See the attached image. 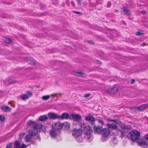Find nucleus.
I'll return each mask as SVG.
<instances>
[{
  "mask_svg": "<svg viewBox=\"0 0 148 148\" xmlns=\"http://www.w3.org/2000/svg\"><path fill=\"white\" fill-rule=\"evenodd\" d=\"M82 127L84 129L85 134V138H86L88 141H91L92 139V136L91 134L93 130L92 128L88 125H86L84 124L82 125Z\"/></svg>",
  "mask_w": 148,
  "mask_h": 148,
  "instance_id": "f257e3e1",
  "label": "nucleus"
},
{
  "mask_svg": "<svg viewBox=\"0 0 148 148\" xmlns=\"http://www.w3.org/2000/svg\"><path fill=\"white\" fill-rule=\"evenodd\" d=\"M129 135L131 140L133 141H135L139 138L140 133L136 130H133L129 133Z\"/></svg>",
  "mask_w": 148,
  "mask_h": 148,
  "instance_id": "f03ea898",
  "label": "nucleus"
},
{
  "mask_svg": "<svg viewBox=\"0 0 148 148\" xmlns=\"http://www.w3.org/2000/svg\"><path fill=\"white\" fill-rule=\"evenodd\" d=\"M52 127L54 130L60 131V130L63 127L62 123L60 122H54L52 124Z\"/></svg>",
  "mask_w": 148,
  "mask_h": 148,
  "instance_id": "7ed1b4c3",
  "label": "nucleus"
},
{
  "mask_svg": "<svg viewBox=\"0 0 148 148\" xmlns=\"http://www.w3.org/2000/svg\"><path fill=\"white\" fill-rule=\"evenodd\" d=\"M82 133V131L80 129L74 130L72 132V135L75 138L80 136Z\"/></svg>",
  "mask_w": 148,
  "mask_h": 148,
  "instance_id": "20e7f679",
  "label": "nucleus"
},
{
  "mask_svg": "<svg viewBox=\"0 0 148 148\" xmlns=\"http://www.w3.org/2000/svg\"><path fill=\"white\" fill-rule=\"evenodd\" d=\"M110 130L108 128L103 129L101 134L104 137H107L110 134Z\"/></svg>",
  "mask_w": 148,
  "mask_h": 148,
  "instance_id": "39448f33",
  "label": "nucleus"
},
{
  "mask_svg": "<svg viewBox=\"0 0 148 148\" xmlns=\"http://www.w3.org/2000/svg\"><path fill=\"white\" fill-rule=\"evenodd\" d=\"M127 133L121 130H118L117 132V135L121 138L127 136Z\"/></svg>",
  "mask_w": 148,
  "mask_h": 148,
  "instance_id": "423d86ee",
  "label": "nucleus"
},
{
  "mask_svg": "<svg viewBox=\"0 0 148 148\" xmlns=\"http://www.w3.org/2000/svg\"><path fill=\"white\" fill-rule=\"evenodd\" d=\"M60 133V131L56 130L54 129L50 131V134L52 138H55L57 136L59 135Z\"/></svg>",
  "mask_w": 148,
  "mask_h": 148,
  "instance_id": "0eeeda50",
  "label": "nucleus"
},
{
  "mask_svg": "<svg viewBox=\"0 0 148 148\" xmlns=\"http://www.w3.org/2000/svg\"><path fill=\"white\" fill-rule=\"evenodd\" d=\"M48 116L50 119H59L60 115L54 113H50L48 114Z\"/></svg>",
  "mask_w": 148,
  "mask_h": 148,
  "instance_id": "6e6552de",
  "label": "nucleus"
},
{
  "mask_svg": "<svg viewBox=\"0 0 148 148\" xmlns=\"http://www.w3.org/2000/svg\"><path fill=\"white\" fill-rule=\"evenodd\" d=\"M16 82V81L13 78H8L4 81V84L6 85L10 84H13Z\"/></svg>",
  "mask_w": 148,
  "mask_h": 148,
  "instance_id": "1a4fd4ad",
  "label": "nucleus"
},
{
  "mask_svg": "<svg viewBox=\"0 0 148 148\" xmlns=\"http://www.w3.org/2000/svg\"><path fill=\"white\" fill-rule=\"evenodd\" d=\"M148 108V104H143L135 108L136 110L141 111Z\"/></svg>",
  "mask_w": 148,
  "mask_h": 148,
  "instance_id": "9d476101",
  "label": "nucleus"
},
{
  "mask_svg": "<svg viewBox=\"0 0 148 148\" xmlns=\"http://www.w3.org/2000/svg\"><path fill=\"white\" fill-rule=\"evenodd\" d=\"M60 117L59 119H71V116H70L69 114L67 113H63L61 116L60 115Z\"/></svg>",
  "mask_w": 148,
  "mask_h": 148,
  "instance_id": "9b49d317",
  "label": "nucleus"
},
{
  "mask_svg": "<svg viewBox=\"0 0 148 148\" xmlns=\"http://www.w3.org/2000/svg\"><path fill=\"white\" fill-rule=\"evenodd\" d=\"M93 128L94 132L97 133H101L103 129L102 127L100 126L94 125Z\"/></svg>",
  "mask_w": 148,
  "mask_h": 148,
  "instance_id": "f8f14e48",
  "label": "nucleus"
},
{
  "mask_svg": "<svg viewBox=\"0 0 148 148\" xmlns=\"http://www.w3.org/2000/svg\"><path fill=\"white\" fill-rule=\"evenodd\" d=\"M72 119L75 121L79 122L81 120V116L79 114H72Z\"/></svg>",
  "mask_w": 148,
  "mask_h": 148,
  "instance_id": "ddd939ff",
  "label": "nucleus"
},
{
  "mask_svg": "<svg viewBox=\"0 0 148 148\" xmlns=\"http://www.w3.org/2000/svg\"><path fill=\"white\" fill-rule=\"evenodd\" d=\"M25 60L27 62H29V63L33 65L35 64V61L30 57H26L25 58Z\"/></svg>",
  "mask_w": 148,
  "mask_h": 148,
  "instance_id": "4468645a",
  "label": "nucleus"
},
{
  "mask_svg": "<svg viewBox=\"0 0 148 148\" xmlns=\"http://www.w3.org/2000/svg\"><path fill=\"white\" fill-rule=\"evenodd\" d=\"M38 132V130L33 127V129L30 130L29 132V134L32 136H35Z\"/></svg>",
  "mask_w": 148,
  "mask_h": 148,
  "instance_id": "2eb2a0df",
  "label": "nucleus"
},
{
  "mask_svg": "<svg viewBox=\"0 0 148 148\" xmlns=\"http://www.w3.org/2000/svg\"><path fill=\"white\" fill-rule=\"evenodd\" d=\"M85 119L87 121H91V124L92 125L94 124V121L95 120V118L91 116L88 115L85 118Z\"/></svg>",
  "mask_w": 148,
  "mask_h": 148,
  "instance_id": "dca6fc26",
  "label": "nucleus"
},
{
  "mask_svg": "<svg viewBox=\"0 0 148 148\" xmlns=\"http://www.w3.org/2000/svg\"><path fill=\"white\" fill-rule=\"evenodd\" d=\"M107 126L108 127V128H109L110 130L112 129H116L117 127L116 125L114 123L111 124H108L107 125Z\"/></svg>",
  "mask_w": 148,
  "mask_h": 148,
  "instance_id": "f3484780",
  "label": "nucleus"
},
{
  "mask_svg": "<svg viewBox=\"0 0 148 148\" xmlns=\"http://www.w3.org/2000/svg\"><path fill=\"white\" fill-rule=\"evenodd\" d=\"M74 74L75 75L84 77H86V74L81 72H74Z\"/></svg>",
  "mask_w": 148,
  "mask_h": 148,
  "instance_id": "a211bd4d",
  "label": "nucleus"
},
{
  "mask_svg": "<svg viewBox=\"0 0 148 148\" xmlns=\"http://www.w3.org/2000/svg\"><path fill=\"white\" fill-rule=\"evenodd\" d=\"M63 127H64V130H67L69 129L70 124L68 122H66L62 123Z\"/></svg>",
  "mask_w": 148,
  "mask_h": 148,
  "instance_id": "6ab92c4d",
  "label": "nucleus"
},
{
  "mask_svg": "<svg viewBox=\"0 0 148 148\" xmlns=\"http://www.w3.org/2000/svg\"><path fill=\"white\" fill-rule=\"evenodd\" d=\"M1 109L2 110L5 112H10L11 110V109L9 107L1 106Z\"/></svg>",
  "mask_w": 148,
  "mask_h": 148,
  "instance_id": "aec40b11",
  "label": "nucleus"
},
{
  "mask_svg": "<svg viewBox=\"0 0 148 148\" xmlns=\"http://www.w3.org/2000/svg\"><path fill=\"white\" fill-rule=\"evenodd\" d=\"M42 125L40 124L36 123L33 125V127L36 130H40L42 128Z\"/></svg>",
  "mask_w": 148,
  "mask_h": 148,
  "instance_id": "412c9836",
  "label": "nucleus"
},
{
  "mask_svg": "<svg viewBox=\"0 0 148 148\" xmlns=\"http://www.w3.org/2000/svg\"><path fill=\"white\" fill-rule=\"evenodd\" d=\"M122 9L123 10V13L124 14H127L128 16L130 14V12L128 9H127L125 7H124Z\"/></svg>",
  "mask_w": 148,
  "mask_h": 148,
  "instance_id": "4be33fe9",
  "label": "nucleus"
},
{
  "mask_svg": "<svg viewBox=\"0 0 148 148\" xmlns=\"http://www.w3.org/2000/svg\"><path fill=\"white\" fill-rule=\"evenodd\" d=\"M33 136L30 134L27 135L25 137V140L26 142H29L31 141L32 137Z\"/></svg>",
  "mask_w": 148,
  "mask_h": 148,
  "instance_id": "5701e85b",
  "label": "nucleus"
},
{
  "mask_svg": "<svg viewBox=\"0 0 148 148\" xmlns=\"http://www.w3.org/2000/svg\"><path fill=\"white\" fill-rule=\"evenodd\" d=\"M47 119V115H44L40 116L39 118V120L41 121H44Z\"/></svg>",
  "mask_w": 148,
  "mask_h": 148,
  "instance_id": "b1692460",
  "label": "nucleus"
},
{
  "mask_svg": "<svg viewBox=\"0 0 148 148\" xmlns=\"http://www.w3.org/2000/svg\"><path fill=\"white\" fill-rule=\"evenodd\" d=\"M3 40L6 43H11L12 42V41L11 39L6 37H4Z\"/></svg>",
  "mask_w": 148,
  "mask_h": 148,
  "instance_id": "393cba45",
  "label": "nucleus"
},
{
  "mask_svg": "<svg viewBox=\"0 0 148 148\" xmlns=\"http://www.w3.org/2000/svg\"><path fill=\"white\" fill-rule=\"evenodd\" d=\"M118 90V88L114 87L109 90V91L111 94H114Z\"/></svg>",
  "mask_w": 148,
  "mask_h": 148,
  "instance_id": "a878e982",
  "label": "nucleus"
},
{
  "mask_svg": "<svg viewBox=\"0 0 148 148\" xmlns=\"http://www.w3.org/2000/svg\"><path fill=\"white\" fill-rule=\"evenodd\" d=\"M20 98L23 100H25L28 98V95L23 94L20 95Z\"/></svg>",
  "mask_w": 148,
  "mask_h": 148,
  "instance_id": "bb28decb",
  "label": "nucleus"
},
{
  "mask_svg": "<svg viewBox=\"0 0 148 148\" xmlns=\"http://www.w3.org/2000/svg\"><path fill=\"white\" fill-rule=\"evenodd\" d=\"M108 121H111L114 122L118 124H120L121 123V121L118 119H107Z\"/></svg>",
  "mask_w": 148,
  "mask_h": 148,
  "instance_id": "cd10ccee",
  "label": "nucleus"
},
{
  "mask_svg": "<svg viewBox=\"0 0 148 148\" xmlns=\"http://www.w3.org/2000/svg\"><path fill=\"white\" fill-rule=\"evenodd\" d=\"M14 145L15 147H20V142L18 140L16 141L14 143Z\"/></svg>",
  "mask_w": 148,
  "mask_h": 148,
  "instance_id": "c85d7f7f",
  "label": "nucleus"
},
{
  "mask_svg": "<svg viewBox=\"0 0 148 148\" xmlns=\"http://www.w3.org/2000/svg\"><path fill=\"white\" fill-rule=\"evenodd\" d=\"M121 128L123 129L130 130L131 127L129 125H123L121 126Z\"/></svg>",
  "mask_w": 148,
  "mask_h": 148,
  "instance_id": "c756f323",
  "label": "nucleus"
},
{
  "mask_svg": "<svg viewBox=\"0 0 148 148\" xmlns=\"http://www.w3.org/2000/svg\"><path fill=\"white\" fill-rule=\"evenodd\" d=\"M50 97L49 95H45L42 97V99L44 101H46L49 99Z\"/></svg>",
  "mask_w": 148,
  "mask_h": 148,
  "instance_id": "7c9ffc66",
  "label": "nucleus"
},
{
  "mask_svg": "<svg viewBox=\"0 0 148 148\" xmlns=\"http://www.w3.org/2000/svg\"><path fill=\"white\" fill-rule=\"evenodd\" d=\"M35 122L34 121L32 120H30L27 123V124L28 126L31 125H34Z\"/></svg>",
  "mask_w": 148,
  "mask_h": 148,
  "instance_id": "2f4dec72",
  "label": "nucleus"
},
{
  "mask_svg": "<svg viewBox=\"0 0 148 148\" xmlns=\"http://www.w3.org/2000/svg\"><path fill=\"white\" fill-rule=\"evenodd\" d=\"M12 145V143H7L6 148H11Z\"/></svg>",
  "mask_w": 148,
  "mask_h": 148,
  "instance_id": "473e14b6",
  "label": "nucleus"
},
{
  "mask_svg": "<svg viewBox=\"0 0 148 148\" xmlns=\"http://www.w3.org/2000/svg\"><path fill=\"white\" fill-rule=\"evenodd\" d=\"M5 116H3L1 115L0 117V120L1 122H3L5 121Z\"/></svg>",
  "mask_w": 148,
  "mask_h": 148,
  "instance_id": "72a5a7b5",
  "label": "nucleus"
},
{
  "mask_svg": "<svg viewBox=\"0 0 148 148\" xmlns=\"http://www.w3.org/2000/svg\"><path fill=\"white\" fill-rule=\"evenodd\" d=\"M144 140L147 142V143L148 142V134H146L145 136V137L143 138Z\"/></svg>",
  "mask_w": 148,
  "mask_h": 148,
  "instance_id": "f704fd0d",
  "label": "nucleus"
},
{
  "mask_svg": "<svg viewBox=\"0 0 148 148\" xmlns=\"http://www.w3.org/2000/svg\"><path fill=\"white\" fill-rule=\"evenodd\" d=\"M25 133L24 132H22L20 134V138L21 139L23 136L25 135Z\"/></svg>",
  "mask_w": 148,
  "mask_h": 148,
  "instance_id": "c9c22d12",
  "label": "nucleus"
},
{
  "mask_svg": "<svg viewBox=\"0 0 148 148\" xmlns=\"http://www.w3.org/2000/svg\"><path fill=\"white\" fill-rule=\"evenodd\" d=\"M78 4L79 5H81L82 3V0H76Z\"/></svg>",
  "mask_w": 148,
  "mask_h": 148,
  "instance_id": "e433bc0d",
  "label": "nucleus"
},
{
  "mask_svg": "<svg viewBox=\"0 0 148 148\" xmlns=\"http://www.w3.org/2000/svg\"><path fill=\"white\" fill-rule=\"evenodd\" d=\"M73 12L77 14H81V15L82 14V13H81V12H79L76 11H73Z\"/></svg>",
  "mask_w": 148,
  "mask_h": 148,
  "instance_id": "4c0bfd02",
  "label": "nucleus"
},
{
  "mask_svg": "<svg viewBox=\"0 0 148 148\" xmlns=\"http://www.w3.org/2000/svg\"><path fill=\"white\" fill-rule=\"evenodd\" d=\"M143 34V33H142L140 32H136V35L139 36Z\"/></svg>",
  "mask_w": 148,
  "mask_h": 148,
  "instance_id": "58836bf2",
  "label": "nucleus"
},
{
  "mask_svg": "<svg viewBox=\"0 0 148 148\" xmlns=\"http://www.w3.org/2000/svg\"><path fill=\"white\" fill-rule=\"evenodd\" d=\"M90 95V94H86L84 96V97L86 98H87Z\"/></svg>",
  "mask_w": 148,
  "mask_h": 148,
  "instance_id": "ea45409f",
  "label": "nucleus"
},
{
  "mask_svg": "<svg viewBox=\"0 0 148 148\" xmlns=\"http://www.w3.org/2000/svg\"><path fill=\"white\" fill-rule=\"evenodd\" d=\"M99 123H100L102 125H103L104 124L103 121L102 120H99Z\"/></svg>",
  "mask_w": 148,
  "mask_h": 148,
  "instance_id": "a19ab883",
  "label": "nucleus"
},
{
  "mask_svg": "<svg viewBox=\"0 0 148 148\" xmlns=\"http://www.w3.org/2000/svg\"><path fill=\"white\" fill-rule=\"evenodd\" d=\"M26 147V146L25 145L23 144L22 146L21 147H20V148H25Z\"/></svg>",
  "mask_w": 148,
  "mask_h": 148,
  "instance_id": "79ce46f5",
  "label": "nucleus"
},
{
  "mask_svg": "<svg viewBox=\"0 0 148 148\" xmlns=\"http://www.w3.org/2000/svg\"><path fill=\"white\" fill-rule=\"evenodd\" d=\"M111 5V3L110 2H108V4H107V7H110V6Z\"/></svg>",
  "mask_w": 148,
  "mask_h": 148,
  "instance_id": "37998d69",
  "label": "nucleus"
},
{
  "mask_svg": "<svg viewBox=\"0 0 148 148\" xmlns=\"http://www.w3.org/2000/svg\"><path fill=\"white\" fill-rule=\"evenodd\" d=\"M27 93L28 94V95H31V96H32V95L31 92H30V91H27Z\"/></svg>",
  "mask_w": 148,
  "mask_h": 148,
  "instance_id": "c03bdc74",
  "label": "nucleus"
},
{
  "mask_svg": "<svg viewBox=\"0 0 148 148\" xmlns=\"http://www.w3.org/2000/svg\"><path fill=\"white\" fill-rule=\"evenodd\" d=\"M135 80L134 79H132V81L131 82V84H133L134 83Z\"/></svg>",
  "mask_w": 148,
  "mask_h": 148,
  "instance_id": "a18cd8bd",
  "label": "nucleus"
},
{
  "mask_svg": "<svg viewBox=\"0 0 148 148\" xmlns=\"http://www.w3.org/2000/svg\"><path fill=\"white\" fill-rule=\"evenodd\" d=\"M88 42L90 44H93V42L91 41H88Z\"/></svg>",
  "mask_w": 148,
  "mask_h": 148,
  "instance_id": "49530a36",
  "label": "nucleus"
},
{
  "mask_svg": "<svg viewBox=\"0 0 148 148\" xmlns=\"http://www.w3.org/2000/svg\"><path fill=\"white\" fill-rule=\"evenodd\" d=\"M141 12V14H146L145 12V11H142Z\"/></svg>",
  "mask_w": 148,
  "mask_h": 148,
  "instance_id": "de8ad7c7",
  "label": "nucleus"
},
{
  "mask_svg": "<svg viewBox=\"0 0 148 148\" xmlns=\"http://www.w3.org/2000/svg\"><path fill=\"white\" fill-rule=\"evenodd\" d=\"M1 54H2V55H6V54H7V53H1Z\"/></svg>",
  "mask_w": 148,
  "mask_h": 148,
  "instance_id": "09e8293b",
  "label": "nucleus"
},
{
  "mask_svg": "<svg viewBox=\"0 0 148 148\" xmlns=\"http://www.w3.org/2000/svg\"><path fill=\"white\" fill-rule=\"evenodd\" d=\"M36 139H38V140H40V138L39 137H37V138Z\"/></svg>",
  "mask_w": 148,
  "mask_h": 148,
  "instance_id": "8fccbe9b",
  "label": "nucleus"
},
{
  "mask_svg": "<svg viewBox=\"0 0 148 148\" xmlns=\"http://www.w3.org/2000/svg\"><path fill=\"white\" fill-rule=\"evenodd\" d=\"M3 93V91L0 90V94H2Z\"/></svg>",
  "mask_w": 148,
  "mask_h": 148,
  "instance_id": "3c124183",
  "label": "nucleus"
},
{
  "mask_svg": "<svg viewBox=\"0 0 148 148\" xmlns=\"http://www.w3.org/2000/svg\"><path fill=\"white\" fill-rule=\"evenodd\" d=\"M97 63H98H98H100V62L99 61H98V60H97Z\"/></svg>",
  "mask_w": 148,
  "mask_h": 148,
  "instance_id": "603ef678",
  "label": "nucleus"
},
{
  "mask_svg": "<svg viewBox=\"0 0 148 148\" xmlns=\"http://www.w3.org/2000/svg\"><path fill=\"white\" fill-rule=\"evenodd\" d=\"M2 51H6L5 50H2Z\"/></svg>",
  "mask_w": 148,
  "mask_h": 148,
  "instance_id": "864d4df0",
  "label": "nucleus"
},
{
  "mask_svg": "<svg viewBox=\"0 0 148 148\" xmlns=\"http://www.w3.org/2000/svg\"><path fill=\"white\" fill-rule=\"evenodd\" d=\"M51 95L52 96H56V95H53V94H52V95Z\"/></svg>",
  "mask_w": 148,
  "mask_h": 148,
  "instance_id": "5fc2aeb1",
  "label": "nucleus"
},
{
  "mask_svg": "<svg viewBox=\"0 0 148 148\" xmlns=\"http://www.w3.org/2000/svg\"><path fill=\"white\" fill-rule=\"evenodd\" d=\"M14 148H20V147H14Z\"/></svg>",
  "mask_w": 148,
  "mask_h": 148,
  "instance_id": "6e6d98bb",
  "label": "nucleus"
},
{
  "mask_svg": "<svg viewBox=\"0 0 148 148\" xmlns=\"http://www.w3.org/2000/svg\"><path fill=\"white\" fill-rule=\"evenodd\" d=\"M143 44H144V43H143L142 44V46H143Z\"/></svg>",
  "mask_w": 148,
  "mask_h": 148,
  "instance_id": "4d7b16f0",
  "label": "nucleus"
},
{
  "mask_svg": "<svg viewBox=\"0 0 148 148\" xmlns=\"http://www.w3.org/2000/svg\"><path fill=\"white\" fill-rule=\"evenodd\" d=\"M115 11H116L117 12V10H115Z\"/></svg>",
  "mask_w": 148,
  "mask_h": 148,
  "instance_id": "13d9d810",
  "label": "nucleus"
}]
</instances>
